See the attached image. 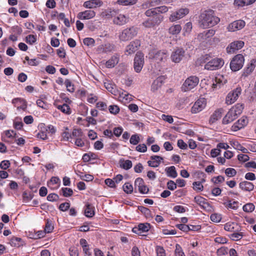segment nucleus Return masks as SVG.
<instances>
[{"instance_id":"obj_9","label":"nucleus","mask_w":256,"mask_h":256,"mask_svg":"<svg viewBox=\"0 0 256 256\" xmlns=\"http://www.w3.org/2000/svg\"><path fill=\"white\" fill-rule=\"evenodd\" d=\"M241 92L242 88L240 87H237L230 92L226 97V103L228 105L234 103L240 94Z\"/></svg>"},{"instance_id":"obj_38","label":"nucleus","mask_w":256,"mask_h":256,"mask_svg":"<svg viewBox=\"0 0 256 256\" xmlns=\"http://www.w3.org/2000/svg\"><path fill=\"white\" fill-rule=\"evenodd\" d=\"M119 164L121 168L126 170L130 169L132 166V161L129 160H124V159H120L119 162Z\"/></svg>"},{"instance_id":"obj_25","label":"nucleus","mask_w":256,"mask_h":256,"mask_svg":"<svg viewBox=\"0 0 256 256\" xmlns=\"http://www.w3.org/2000/svg\"><path fill=\"white\" fill-rule=\"evenodd\" d=\"M150 160L148 162V166L156 168L159 166L161 162L163 160L162 157L158 156H152L150 158Z\"/></svg>"},{"instance_id":"obj_43","label":"nucleus","mask_w":256,"mask_h":256,"mask_svg":"<svg viewBox=\"0 0 256 256\" xmlns=\"http://www.w3.org/2000/svg\"><path fill=\"white\" fill-rule=\"evenodd\" d=\"M138 2V0H118L116 3L122 6H128L134 5Z\"/></svg>"},{"instance_id":"obj_16","label":"nucleus","mask_w":256,"mask_h":256,"mask_svg":"<svg viewBox=\"0 0 256 256\" xmlns=\"http://www.w3.org/2000/svg\"><path fill=\"white\" fill-rule=\"evenodd\" d=\"M248 123V120L246 117L242 116L232 126V130L236 132L246 126Z\"/></svg>"},{"instance_id":"obj_7","label":"nucleus","mask_w":256,"mask_h":256,"mask_svg":"<svg viewBox=\"0 0 256 256\" xmlns=\"http://www.w3.org/2000/svg\"><path fill=\"white\" fill-rule=\"evenodd\" d=\"M164 20V16L161 14H156L153 17L148 19L143 22L146 28H152L159 25Z\"/></svg>"},{"instance_id":"obj_35","label":"nucleus","mask_w":256,"mask_h":256,"mask_svg":"<svg viewBox=\"0 0 256 256\" xmlns=\"http://www.w3.org/2000/svg\"><path fill=\"white\" fill-rule=\"evenodd\" d=\"M182 30V26L179 24H173L168 29V32L172 35H178Z\"/></svg>"},{"instance_id":"obj_58","label":"nucleus","mask_w":256,"mask_h":256,"mask_svg":"<svg viewBox=\"0 0 256 256\" xmlns=\"http://www.w3.org/2000/svg\"><path fill=\"white\" fill-rule=\"evenodd\" d=\"M140 140V136L138 134H132L130 140V142L133 145H136Z\"/></svg>"},{"instance_id":"obj_30","label":"nucleus","mask_w":256,"mask_h":256,"mask_svg":"<svg viewBox=\"0 0 256 256\" xmlns=\"http://www.w3.org/2000/svg\"><path fill=\"white\" fill-rule=\"evenodd\" d=\"M222 110L218 108L211 115L209 119V123L210 124L214 123L222 117Z\"/></svg>"},{"instance_id":"obj_52","label":"nucleus","mask_w":256,"mask_h":256,"mask_svg":"<svg viewBox=\"0 0 256 256\" xmlns=\"http://www.w3.org/2000/svg\"><path fill=\"white\" fill-rule=\"evenodd\" d=\"M122 188L124 192L128 194H132L133 192V186L130 182H126Z\"/></svg>"},{"instance_id":"obj_39","label":"nucleus","mask_w":256,"mask_h":256,"mask_svg":"<svg viewBox=\"0 0 256 256\" xmlns=\"http://www.w3.org/2000/svg\"><path fill=\"white\" fill-rule=\"evenodd\" d=\"M224 204L228 209L236 210L238 208V202L234 200H229L224 202Z\"/></svg>"},{"instance_id":"obj_45","label":"nucleus","mask_w":256,"mask_h":256,"mask_svg":"<svg viewBox=\"0 0 256 256\" xmlns=\"http://www.w3.org/2000/svg\"><path fill=\"white\" fill-rule=\"evenodd\" d=\"M204 182L205 180L204 179H202V182H194L192 183L194 189L197 192L202 191L204 188L202 183Z\"/></svg>"},{"instance_id":"obj_34","label":"nucleus","mask_w":256,"mask_h":256,"mask_svg":"<svg viewBox=\"0 0 256 256\" xmlns=\"http://www.w3.org/2000/svg\"><path fill=\"white\" fill-rule=\"evenodd\" d=\"M54 106L63 113L70 114H71V110L69 106L66 104L62 105L58 104L56 102L54 103Z\"/></svg>"},{"instance_id":"obj_11","label":"nucleus","mask_w":256,"mask_h":256,"mask_svg":"<svg viewBox=\"0 0 256 256\" xmlns=\"http://www.w3.org/2000/svg\"><path fill=\"white\" fill-rule=\"evenodd\" d=\"M140 46V40H135L132 41L126 48V54L130 55L133 54L138 50Z\"/></svg>"},{"instance_id":"obj_48","label":"nucleus","mask_w":256,"mask_h":256,"mask_svg":"<svg viewBox=\"0 0 256 256\" xmlns=\"http://www.w3.org/2000/svg\"><path fill=\"white\" fill-rule=\"evenodd\" d=\"M65 86L66 88V90L70 92H74L75 90L74 84L70 80L66 79L64 82Z\"/></svg>"},{"instance_id":"obj_50","label":"nucleus","mask_w":256,"mask_h":256,"mask_svg":"<svg viewBox=\"0 0 256 256\" xmlns=\"http://www.w3.org/2000/svg\"><path fill=\"white\" fill-rule=\"evenodd\" d=\"M25 41L27 44L32 45L36 42V36L29 34L26 37Z\"/></svg>"},{"instance_id":"obj_12","label":"nucleus","mask_w":256,"mask_h":256,"mask_svg":"<svg viewBox=\"0 0 256 256\" xmlns=\"http://www.w3.org/2000/svg\"><path fill=\"white\" fill-rule=\"evenodd\" d=\"M115 47L114 44L108 42L98 46L96 52L99 54H107L114 51Z\"/></svg>"},{"instance_id":"obj_59","label":"nucleus","mask_w":256,"mask_h":256,"mask_svg":"<svg viewBox=\"0 0 256 256\" xmlns=\"http://www.w3.org/2000/svg\"><path fill=\"white\" fill-rule=\"evenodd\" d=\"M83 42L84 45L88 46H93L94 45L95 40L94 38H86L84 39Z\"/></svg>"},{"instance_id":"obj_57","label":"nucleus","mask_w":256,"mask_h":256,"mask_svg":"<svg viewBox=\"0 0 256 256\" xmlns=\"http://www.w3.org/2000/svg\"><path fill=\"white\" fill-rule=\"evenodd\" d=\"M175 256H185L182 246L179 244H176L174 250Z\"/></svg>"},{"instance_id":"obj_33","label":"nucleus","mask_w":256,"mask_h":256,"mask_svg":"<svg viewBox=\"0 0 256 256\" xmlns=\"http://www.w3.org/2000/svg\"><path fill=\"white\" fill-rule=\"evenodd\" d=\"M240 188L244 191L250 192L254 188V185L252 183L248 181L240 182L239 184Z\"/></svg>"},{"instance_id":"obj_3","label":"nucleus","mask_w":256,"mask_h":256,"mask_svg":"<svg viewBox=\"0 0 256 256\" xmlns=\"http://www.w3.org/2000/svg\"><path fill=\"white\" fill-rule=\"evenodd\" d=\"M137 34L136 28L132 26L129 28H126L120 32L118 38L121 42H126L136 36Z\"/></svg>"},{"instance_id":"obj_28","label":"nucleus","mask_w":256,"mask_h":256,"mask_svg":"<svg viewBox=\"0 0 256 256\" xmlns=\"http://www.w3.org/2000/svg\"><path fill=\"white\" fill-rule=\"evenodd\" d=\"M94 207L89 203H86L84 206V215L88 218H92L94 216Z\"/></svg>"},{"instance_id":"obj_32","label":"nucleus","mask_w":256,"mask_h":256,"mask_svg":"<svg viewBox=\"0 0 256 256\" xmlns=\"http://www.w3.org/2000/svg\"><path fill=\"white\" fill-rule=\"evenodd\" d=\"M224 229L226 231L230 232H238L239 226L236 222H228L224 225Z\"/></svg>"},{"instance_id":"obj_60","label":"nucleus","mask_w":256,"mask_h":256,"mask_svg":"<svg viewBox=\"0 0 256 256\" xmlns=\"http://www.w3.org/2000/svg\"><path fill=\"white\" fill-rule=\"evenodd\" d=\"M210 218L213 222H219L222 220V216L220 214L214 213L211 214Z\"/></svg>"},{"instance_id":"obj_4","label":"nucleus","mask_w":256,"mask_h":256,"mask_svg":"<svg viewBox=\"0 0 256 256\" xmlns=\"http://www.w3.org/2000/svg\"><path fill=\"white\" fill-rule=\"evenodd\" d=\"M244 62L242 54H238L235 56L230 63V68L233 72H236L242 68Z\"/></svg>"},{"instance_id":"obj_61","label":"nucleus","mask_w":256,"mask_h":256,"mask_svg":"<svg viewBox=\"0 0 256 256\" xmlns=\"http://www.w3.org/2000/svg\"><path fill=\"white\" fill-rule=\"evenodd\" d=\"M80 178L86 182H90L94 180L93 176L90 174H84L81 172V174L80 175Z\"/></svg>"},{"instance_id":"obj_18","label":"nucleus","mask_w":256,"mask_h":256,"mask_svg":"<svg viewBox=\"0 0 256 256\" xmlns=\"http://www.w3.org/2000/svg\"><path fill=\"white\" fill-rule=\"evenodd\" d=\"M244 46V42L242 40L234 42L227 47L226 50L228 53H234L236 50L242 48Z\"/></svg>"},{"instance_id":"obj_10","label":"nucleus","mask_w":256,"mask_h":256,"mask_svg":"<svg viewBox=\"0 0 256 256\" xmlns=\"http://www.w3.org/2000/svg\"><path fill=\"white\" fill-rule=\"evenodd\" d=\"M189 13V10L187 8L179 9L176 12H173L169 17V20L171 22H174L180 20Z\"/></svg>"},{"instance_id":"obj_37","label":"nucleus","mask_w":256,"mask_h":256,"mask_svg":"<svg viewBox=\"0 0 256 256\" xmlns=\"http://www.w3.org/2000/svg\"><path fill=\"white\" fill-rule=\"evenodd\" d=\"M256 0H234V4L238 7H243L254 3Z\"/></svg>"},{"instance_id":"obj_14","label":"nucleus","mask_w":256,"mask_h":256,"mask_svg":"<svg viewBox=\"0 0 256 256\" xmlns=\"http://www.w3.org/2000/svg\"><path fill=\"white\" fill-rule=\"evenodd\" d=\"M246 25L244 20H235L228 24L227 30L229 32H234L242 29Z\"/></svg>"},{"instance_id":"obj_17","label":"nucleus","mask_w":256,"mask_h":256,"mask_svg":"<svg viewBox=\"0 0 256 256\" xmlns=\"http://www.w3.org/2000/svg\"><path fill=\"white\" fill-rule=\"evenodd\" d=\"M166 78L164 76H160L158 77L152 83L151 90L153 92L158 90L164 84Z\"/></svg>"},{"instance_id":"obj_64","label":"nucleus","mask_w":256,"mask_h":256,"mask_svg":"<svg viewBox=\"0 0 256 256\" xmlns=\"http://www.w3.org/2000/svg\"><path fill=\"white\" fill-rule=\"evenodd\" d=\"M110 113L116 114L120 112L119 107L116 105H110L108 108Z\"/></svg>"},{"instance_id":"obj_21","label":"nucleus","mask_w":256,"mask_h":256,"mask_svg":"<svg viewBox=\"0 0 256 256\" xmlns=\"http://www.w3.org/2000/svg\"><path fill=\"white\" fill-rule=\"evenodd\" d=\"M150 228V225L148 223L140 224L137 227L132 228V232L137 234L148 232Z\"/></svg>"},{"instance_id":"obj_51","label":"nucleus","mask_w":256,"mask_h":256,"mask_svg":"<svg viewBox=\"0 0 256 256\" xmlns=\"http://www.w3.org/2000/svg\"><path fill=\"white\" fill-rule=\"evenodd\" d=\"M71 134L72 138H79L80 137H82L84 134L82 130L80 128H74Z\"/></svg>"},{"instance_id":"obj_63","label":"nucleus","mask_w":256,"mask_h":256,"mask_svg":"<svg viewBox=\"0 0 256 256\" xmlns=\"http://www.w3.org/2000/svg\"><path fill=\"white\" fill-rule=\"evenodd\" d=\"M114 12V11H112L110 10H106L103 11L101 13V16L102 17L110 18H111L112 16L113 13Z\"/></svg>"},{"instance_id":"obj_6","label":"nucleus","mask_w":256,"mask_h":256,"mask_svg":"<svg viewBox=\"0 0 256 256\" xmlns=\"http://www.w3.org/2000/svg\"><path fill=\"white\" fill-rule=\"evenodd\" d=\"M199 82V78L196 76H190L188 78L182 86V90L188 91L196 87Z\"/></svg>"},{"instance_id":"obj_55","label":"nucleus","mask_w":256,"mask_h":256,"mask_svg":"<svg viewBox=\"0 0 256 256\" xmlns=\"http://www.w3.org/2000/svg\"><path fill=\"white\" fill-rule=\"evenodd\" d=\"M192 23L191 22H188L186 24L184 27V36L188 34L192 31Z\"/></svg>"},{"instance_id":"obj_24","label":"nucleus","mask_w":256,"mask_h":256,"mask_svg":"<svg viewBox=\"0 0 256 256\" xmlns=\"http://www.w3.org/2000/svg\"><path fill=\"white\" fill-rule=\"evenodd\" d=\"M103 4V2L101 0H90L84 2L83 6L86 8H92L100 7Z\"/></svg>"},{"instance_id":"obj_8","label":"nucleus","mask_w":256,"mask_h":256,"mask_svg":"<svg viewBox=\"0 0 256 256\" xmlns=\"http://www.w3.org/2000/svg\"><path fill=\"white\" fill-rule=\"evenodd\" d=\"M206 100L205 98H199L192 107L191 112L192 114H197L206 108Z\"/></svg>"},{"instance_id":"obj_19","label":"nucleus","mask_w":256,"mask_h":256,"mask_svg":"<svg viewBox=\"0 0 256 256\" xmlns=\"http://www.w3.org/2000/svg\"><path fill=\"white\" fill-rule=\"evenodd\" d=\"M96 16V12L92 10H86L78 14L77 18L82 20H89L94 18Z\"/></svg>"},{"instance_id":"obj_44","label":"nucleus","mask_w":256,"mask_h":256,"mask_svg":"<svg viewBox=\"0 0 256 256\" xmlns=\"http://www.w3.org/2000/svg\"><path fill=\"white\" fill-rule=\"evenodd\" d=\"M114 22L116 24L122 25L126 23V18L123 14H120L114 18Z\"/></svg>"},{"instance_id":"obj_46","label":"nucleus","mask_w":256,"mask_h":256,"mask_svg":"<svg viewBox=\"0 0 256 256\" xmlns=\"http://www.w3.org/2000/svg\"><path fill=\"white\" fill-rule=\"evenodd\" d=\"M232 110H234V112L236 113L238 116L244 110V106L242 104H237L232 108Z\"/></svg>"},{"instance_id":"obj_1","label":"nucleus","mask_w":256,"mask_h":256,"mask_svg":"<svg viewBox=\"0 0 256 256\" xmlns=\"http://www.w3.org/2000/svg\"><path fill=\"white\" fill-rule=\"evenodd\" d=\"M198 22L201 28H208L216 25L220 22V18L216 16L214 10H208L200 14Z\"/></svg>"},{"instance_id":"obj_29","label":"nucleus","mask_w":256,"mask_h":256,"mask_svg":"<svg viewBox=\"0 0 256 256\" xmlns=\"http://www.w3.org/2000/svg\"><path fill=\"white\" fill-rule=\"evenodd\" d=\"M119 61V56L118 54H115L112 56L111 58L107 60L106 62V66L108 68H114L117 64Z\"/></svg>"},{"instance_id":"obj_31","label":"nucleus","mask_w":256,"mask_h":256,"mask_svg":"<svg viewBox=\"0 0 256 256\" xmlns=\"http://www.w3.org/2000/svg\"><path fill=\"white\" fill-rule=\"evenodd\" d=\"M206 200L201 196H196L194 198V201L204 209H206L209 206V204Z\"/></svg>"},{"instance_id":"obj_2","label":"nucleus","mask_w":256,"mask_h":256,"mask_svg":"<svg viewBox=\"0 0 256 256\" xmlns=\"http://www.w3.org/2000/svg\"><path fill=\"white\" fill-rule=\"evenodd\" d=\"M204 62H206L204 68L208 70H215L220 68L224 64L222 58H216L210 60V56L206 54L204 56Z\"/></svg>"},{"instance_id":"obj_56","label":"nucleus","mask_w":256,"mask_h":256,"mask_svg":"<svg viewBox=\"0 0 256 256\" xmlns=\"http://www.w3.org/2000/svg\"><path fill=\"white\" fill-rule=\"evenodd\" d=\"M254 206L252 203L246 204H244L242 207L243 210L246 212H253L254 210Z\"/></svg>"},{"instance_id":"obj_42","label":"nucleus","mask_w":256,"mask_h":256,"mask_svg":"<svg viewBox=\"0 0 256 256\" xmlns=\"http://www.w3.org/2000/svg\"><path fill=\"white\" fill-rule=\"evenodd\" d=\"M138 210L141 212L142 214L144 215L146 218L152 217V213L150 210L144 206H138Z\"/></svg>"},{"instance_id":"obj_36","label":"nucleus","mask_w":256,"mask_h":256,"mask_svg":"<svg viewBox=\"0 0 256 256\" xmlns=\"http://www.w3.org/2000/svg\"><path fill=\"white\" fill-rule=\"evenodd\" d=\"M36 138L42 140L48 139L46 130L45 128V125L42 124L40 126V132L36 134Z\"/></svg>"},{"instance_id":"obj_20","label":"nucleus","mask_w":256,"mask_h":256,"mask_svg":"<svg viewBox=\"0 0 256 256\" xmlns=\"http://www.w3.org/2000/svg\"><path fill=\"white\" fill-rule=\"evenodd\" d=\"M168 57V54L164 51L160 50L157 52L153 56V60L157 64H160L166 60Z\"/></svg>"},{"instance_id":"obj_41","label":"nucleus","mask_w":256,"mask_h":256,"mask_svg":"<svg viewBox=\"0 0 256 256\" xmlns=\"http://www.w3.org/2000/svg\"><path fill=\"white\" fill-rule=\"evenodd\" d=\"M243 233L242 232H233L228 235V237L234 241H237L241 240L243 237Z\"/></svg>"},{"instance_id":"obj_53","label":"nucleus","mask_w":256,"mask_h":256,"mask_svg":"<svg viewBox=\"0 0 256 256\" xmlns=\"http://www.w3.org/2000/svg\"><path fill=\"white\" fill-rule=\"evenodd\" d=\"M54 228V225L52 221L47 220L44 227V232L46 233H50Z\"/></svg>"},{"instance_id":"obj_13","label":"nucleus","mask_w":256,"mask_h":256,"mask_svg":"<svg viewBox=\"0 0 256 256\" xmlns=\"http://www.w3.org/2000/svg\"><path fill=\"white\" fill-rule=\"evenodd\" d=\"M136 188H138L139 192L142 194H146L149 192V188L145 184L144 180L141 178H138L134 182Z\"/></svg>"},{"instance_id":"obj_49","label":"nucleus","mask_w":256,"mask_h":256,"mask_svg":"<svg viewBox=\"0 0 256 256\" xmlns=\"http://www.w3.org/2000/svg\"><path fill=\"white\" fill-rule=\"evenodd\" d=\"M223 78V76L218 74L215 77L214 82L212 84V88H216L218 86H220L221 84H223L222 79Z\"/></svg>"},{"instance_id":"obj_47","label":"nucleus","mask_w":256,"mask_h":256,"mask_svg":"<svg viewBox=\"0 0 256 256\" xmlns=\"http://www.w3.org/2000/svg\"><path fill=\"white\" fill-rule=\"evenodd\" d=\"M60 192L64 197H70L73 194V190L72 189L68 188H62Z\"/></svg>"},{"instance_id":"obj_5","label":"nucleus","mask_w":256,"mask_h":256,"mask_svg":"<svg viewBox=\"0 0 256 256\" xmlns=\"http://www.w3.org/2000/svg\"><path fill=\"white\" fill-rule=\"evenodd\" d=\"M144 54L140 52H136L134 60V68L136 72L139 73L142 70L144 63Z\"/></svg>"},{"instance_id":"obj_15","label":"nucleus","mask_w":256,"mask_h":256,"mask_svg":"<svg viewBox=\"0 0 256 256\" xmlns=\"http://www.w3.org/2000/svg\"><path fill=\"white\" fill-rule=\"evenodd\" d=\"M185 52L182 48H177L171 54V59L173 62L178 63L184 56Z\"/></svg>"},{"instance_id":"obj_23","label":"nucleus","mask_w":256,"mask_h":256,"mask_svg":"<svg viewBox=\"0 0 256 256\" xmlns=\"http://www.w3.org/2000/svg\"><path fill=\"white\" fill-rule=\"evenodd\" d=\"M238 116L234 112V110L230 108L225 116L223 118L222 124H227L230 123L236 120Z\"/></svg>"},{"instance_id":"obj_27","label":"nucleus","mask_w":256,"mask_h":256,"mask_svg":"<svg viewBox=\"0 0 256 256\" xmlns=\"http://www.w3.org/2000/svg\"><path fill=\"white\" fill-rule=\"evenodd\" d=\"M256 66V59H252L250 60V64H248L246 67L244 69L242 76H247L250 74L254 70Z\"/></svg>"},{"instance_id":"obj_26","label":"nucleus","mask_w":256,"mask_h":256,"mask_svg":"<svg viewBox=\"0 0 256 256\" xmlns=\"http://www.w3.org/2000/svg\"><path fill=\"white\" fill-rule=\"evenodd\" d=\"M216 33V30L210 29L202 32L200 33L198 36V38L200 40H205L206 39L212 37Z\"/></svg>"},{"instance_id":"obj_54","label":"nucleus","mask_w":256,"mask_h":256,"mask_svg":"<svg viewBox=\"0 0 256 256\" xmlns=\"http://www.w3.org/2000/svg\"><path fill=\"white\" fill-rule=\"evenodd\" d=\"M65 131L62 134V140L64 141H68L70 138H72L70 134L68 132V127L64 128Z\"/></svg>"},{"instance_id":"obj_62","label":"nucleus","mask_w":256,"mask_h":256,"mask_svg":"<svg viewBox=\"0 0 256 256\" xmlns=\"http://www.w3.org/2000/svg\"><path fill=\"white\" fill-rule=\"evenodd\" d=\"M225 174L228 176L232 177L236 175V171L234 168H229L225 170Z\"/></svg>"},{"instance_id":"obj_22","label":"nucleus","mask_w":256,"mask_h":256,"mask_svg":"<svg viewBox=\"0 0 256 256\" xmlns=\"http://www.w3.org/2000/svg\"><path fill=\"white\" fill-rule=\"evenodd\" d=\"M12 103L18 109H22L24 110L27 107V102L22 98H14L12 100Z\"/></svg>"},{"instance_id":"obj_40","label":"nucleus","mask_w":256,"mask_h":256,"mask_svg":"<svg viewBox=\"0 0 256 256\" xmlns=\"http://www.w3.org/2000/svg\"><path fill=\"white\" fill-rule=\"evenodd\" d=\"M166 172L168 176L172 178H176L178 176L176 168L174 166L166 168Z\"/></svg>"}]
</instances>
